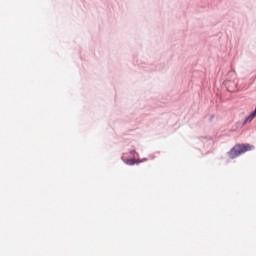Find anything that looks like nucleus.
Masks as SVG:
<instances>
[{"mask_svg":"<svg viewBox=\"0 0 256 256\" xmlns=\"http://www.w3.org/2000/svg\"><path fill=\"white\" fill-rule=\"evenodd\" d=\"M252 149H253V145H251V144L235 145L229 151V157H230V159H235L236 157H239V155H243V153H247V151H251Z\"/></svg>","mask_w":256,"mask_h":256,"instance_id":"nucleus-1","label":"nucleus"},{"mask_svg":"<svg viewBox=\"0 0 256 256\" xmlns=\"http://www.w3.org/2000/svg\"><path fill=\"white\" fill-rule=\"evenodd\" d=\"M126 163L127 165H133L135 163V159H128Z\"/></svg>","mask_w":256,"mask_h":256,"instance_id":"nucleus-2","label":"nucleus"},{"mask_svg":"<svg viewBox=\"0 0 256 256\" xmlns=\"http://www.w3.org/2000/svg\"><path fill=\"white\" fill-rule=\"evenodd\" d=\"M130 155H135V150L130 151Z\"/></svg>","mask_w":256,"mask_h":256,"instance_id":"nucleus-3","label":"nucleus"}]
</instances>
